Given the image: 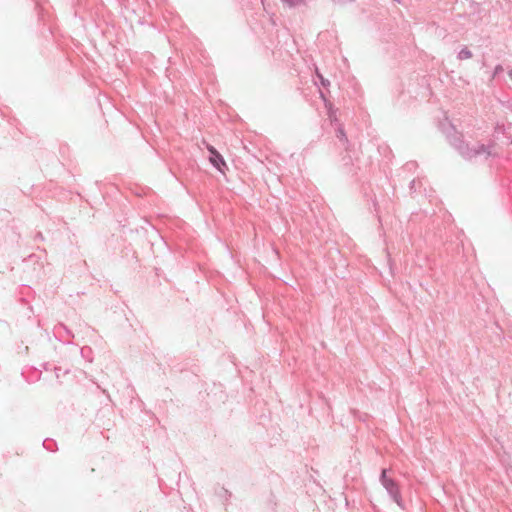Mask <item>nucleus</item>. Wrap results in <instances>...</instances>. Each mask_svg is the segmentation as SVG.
<instances>
[{"mask_svg":"<svg viewBox=\"0 0 512 512\" xmlns=\"http://www.w3.org/2000/svg\"><path fill=\"white\" fill-rule=\"evenodd\" d=\"M321 80H322V84L325 85V81L323 80V78L320 76Z\"/></svg>","mask_w":512,"mask_h":512,"instance_id":"3","label":"nucleus"},{"mask_svg":"<svg viewBox=\"0 0 512 512\" xmlns=\"http://www.w3.org/2000/svg\"><path fill=\"white\" fill-rule=\"evenodd\" d=\"M207 150L210 153L209 162L222 174H225L227 168L223 156L212 145H207Z\"/></svg>","mask_w":512,"mask_h":512,"instance_id":"1","label":"nucleus"},{"mask_svg":"<svg viewBox=\"0 0 512 512\" xmlns=\"http://www.w3.org/2000/svg\"><path fill=\"white\" fill-rule=\"evenodd\" d=\"M381 482L383 486L387 489V491L393 496V498L398 501V489L395 482L387 477V471L384 469L381 474Z\"/></svg>","mask_w":512,"mask_h":512,"instance_id":"2","label":"nucleus"}]
</instances>
